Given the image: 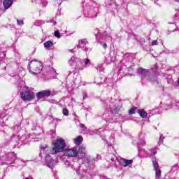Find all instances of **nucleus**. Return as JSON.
<instances>
[{"mask_svg": "<svg viewBox=\"0 0 179 179\" xmlns=\"http://www.w3.org/2000/svg\"><path fill=\"white\" fill-rule=\"evenodd\" d=\"M65 140L64 138H57L54 143V148L50 150V153L52 155L58 154L64 151L66 157H76L78 155V148L74 147L73 148H67Z\"/></svg>", "mask_w": 179, "mask_h": 179, "instance_id": "nucleus-1", "label": "nucleus"}, {"mask_svg": "<svg viewBox=\"0 0 179 179\" xmlns=\"http://www.w3.org/2000/svg\"><path fill=\"white\" fill-rule=\"evenodd\" d=\"M43 68L42 62L39 61H31L28 66V69L29 72L34 74L40 73Z\"/></svg>", "mask_w": 179, "mask_h": 179, "instance_id": "nucleus-2", "label": "nucleus"}, {"mask_svg": "<svg viewBox=\"0 0 179 179\" xmlns=\"http://www.w3.org/2000/svg\"><path fill=\"white\" fill-rule=\"evenodd\" d=\"M34 97L35 94L30 89H27L26 92H21L20 93V98L22 100H24V101H31V100H34Z\"/></svg>", "mask_w": 179, "mask_h": 179, "instance_id": "nucleus-3", "label": "nucleus"}, {"mask_svg": "<svg viewBox=\"0 0 179 179\" xmlns=\"http://www.w3.org/2000/svg\"><path fill=\"white\" fill-rule=\"evenodd\" d=\"M51 96V90H43L36 94L38 99H43V97H50Z\"/></svg>", "mask_w": 179, "mask_h": 179, "instance_id": "nucleus-4", "label": "nucleus"}, {"mask_svg": "<svg viewBox=\"0 0 179 179\" xmlns=\"http://www.w3.org/2000/svg\"><path fill=\"white\" fill-rule=\"evenodd\" d=\"M118 162L122 166H129V165H131L133 164L132 159H124V158H120L118 159Z\"/></svg>", "mask_w": 179, "mask_h": 179, "instance_id": "nucleus-5", "label": "nucleus"}, {"mask_svg": "<svg viewBox=\"0 0 179 179\" xmlns=\"http://www.w3.org/2000/svg\"><path fill=\"white\" fill-rule=\"evenodd\" d=\"M153 167L155 168V171L156 172V176L157 178H160L162 176V171L159 166L158 162L157 161H152Z\"/></svg>", "mask_w": 179, "mask_h": 179, "instance_id": "nucleus-6", "label": "nucleus"}, {"mask_svg": "<svg viewBox=\"0 0 179 179\" xmlns=\"http://www.w3.org/2000/svg\"><path fill=\"white\" fill-rule=\"evenodd\" d=\"M138 73L141 75V78L144 79L147 78L148 75H149V71L145 69L144 68H138Z\"/></svg>", "mask_w": 179, "mask_h": 179, "instance_id": "nucleus-7", "label": "nucleus"}, {"mask_svg": "<svg viewBox=\"0 0 179 179\" xmlns=\"http://www.w3.org/2000/svg\"><path fill=\"white\" fill-rule=\"evenodd\" d=\"M55 164V161L50 158V156L46 157V165L48 168L52 169L54 168Z\"/></svg>", "mask_w": 179, "mask_h": 179, "instance_id": "nucleus-8", "label": "nucleus"}, {"mask_svg": "<svg viewBox=\"0 0 179 179\" xmlns=\"http://www.w3.org/2000/svg\"><path fill=\"white\" fill-rule=\"evenodd\" d=\"M12 4H13V0H4L3 1V6L6 10H8V8H10Z\"/></svg>", "mask_w": 179, "mask_h": 179, "instance_id": "nucleus-9", "label": "nucleus"}, {"mask_svg": "<svg viewBox=\"0 0 179 179\" xmlns=\"http://www.w3.org/2000/svg\"><path fill=\"white\" fill-rule=\"evenodd\" d=\"M78 153L80 154L81 158H84L87 155V151L85 147H80L78 149Z\"/></svg>", "mask_w": 179, "mask_h": 179, "instance_id": "nucleus-10", "label": "nucleus"}, {"mask_svg": "<svg viewBox=\"0 0 179 179\" xmlns=\"http://www.w3.org/2000/svg\"><path fill=\"white\" fill-rule=\"evenodd\" d=\"M87 43H88L87 38H82L79 41V43L78 45V48H83L86 45V44H87Z\"/></svg>", "mask_w": 179, "mask_h": 179, "instance_id": "nucleus-11", "label": "nucleus"}, {"mask_svg": "<svg viewBox=\"0 0 179 179\" xmlns=\"http://www.w3.org/2000/svg\"><path fill=\"white\" fill-rule=\"evenodd\" d=\"M83 138L81 136H78L76 138L74 139L75 144L80 145L81 144Z\"/></svg>", "mask_w": 179, "mask_h": 179, "instance_id": "nucleus-12", "label": "nucleus"}, {"mask_svg": "<svg viewBox=\"0 0 179 179\" xmlns=\"http://www.w3.org/2000/svg\"><path fill=\"white\" fill-rule=\"evenodd\" d=\"M52 45L53 43L51 40H48L44 43V47H45V48H49L50 47H52Z\"/></svg>", "mask_w": 179, "mask_h": 179, "instance_id": "nucleus-13", "label": "nucleus"}, {"mask_svg": "<svg viewBox=\"0 0 179 179\" xmlns=\"http://www.w3.org/2000/svg\"><path fill=\"white\" fill-rule=\"evenodd\" d=\"M138 113L141 117H146L148 115V113L145 110H141V109H138Z\"/></svg>", "mask_w": 179, "mask_h": 179, "instance_id": "nucleus-14", "label": "nucleus"}, {"mask_svg": "<svg viewBox=\"0 0 179 179\" xmlns=\"http://www.w3.org/2000/svg\"><path fill=\"white\" fill-rule=\"evenodd\" d=\"M8 157H11V161H15L17 158V155L15 154V152H10L8 154Z\"/></svg>", "mask_w": 179, "mask_h": 179, "instance_id": "nucleus-15", "label": "nucleus"}, {"mask_svg": "<svg viewBox=\"0 0 179 179\" xmlns=\"http://www.w3.org/2000/svg\"><path fill=\"white\" fill-rule=\"evenodd\" d=\"M62 113H63V115H64L65 116H68L69 113V110L66 108H63Z\"/></svg>", "mask_w": 179, "mask_h": 179, "instance_id": "nucleus-16", "label": "nucleus"}, {"mask_svg": "<svg viewBox=\"0 0 179 179\" xmlns=\"http://www.w3.org/2000/svg\"><path fill=\"white\" fill-rule=\"evenodd\" d=\"M76 61L75 57H71L70 60L69 61L70 65H73L74 62Z\"/></svg>", "mask_w": 179, "mask_h": 179, "instance_id": "nucleus-17", "label": "nucleus"}, {"mask_svg": "<svg viewBox=\"0 0 179 179\" xmlns=\"http://www.w3.org/2000/svg\"><path fill=\"white\" fill-rule=\"evenodd\" d=\"M137 108H131V109L129 110V115H132L133 113H135Z\"/></svg>", "mask_w": 179, "mask_h": 179, "instance_id": "nucleus-18", "label": "nucleus"}, {"mask_svg": "<svg viewBox=\"0 0 179 179\" xmlns=\"http://www.w3.org/2000/svg\"><path fill=\"white\" fill-rule=\"evenodd\" d=\"M17 24H19V26H23L24 24L23 20H17Z\"/></svg>", "mask_w": 179, "mask_h": 179, "instance_id": "nucleus-19", "label": "nucleus"}, {"mask_svg": "<svg viewBox=\"0 0 179 179\" xmlns=\"http://www.w3.org/2000/svg\"><path fill=\"white\" fill-rule=\"evenodd\" d=\"M150 80L151 82H154V83L157 82V83H158L157 79V78L155 76H152V78H150Z\"/></svg>", "mask_w": 179, "mask_h": 179, "instance_id": "nucleus-20", "label": "nucleus"}, {"mask_svg": "<svg viewBox=\"0 0 179 179\" xmlns=\"http://www.w3.org/2000/svg\"><path fill=\"white\" fill-rule=\"evenodd\" d=\"M55 36L56 37H61L60 32L58 31H55Z\"/></svg>", "mask_w": 179, "mask_h": 179, "instance_id": "nucleus-21", "label": "nucleus"}, {"mask_svg": "<svg viewBox=\"0 0 179 179\" xmlns=\"http://www.w3.org/2000/svg\"><path fill=\"white\" fill-rule=\"evenodd\" d=\"M162 137H163V134H162V136H160V137H159V144L160 145V144H162V143H163V138H162Z\"/></svg>", "mask_w": 179, "mask_h": 179, "instance_id": "nucleus-22", "label": "nucleus"}, {"mask_svg": "<svg viewBox=\"0 0 179 179\" xmlns=\"http://www.w3.org/2000/svg\"><path fill=\"white\" fill-rule=\"evenodd\" d=\"M157 40H153V41L152 42V45H157Z\"/></svg>", "mask_w": 179, "mask_h": 179, "instance_id": "nucleus-23", "label": "nucleus"}, {"mask_svg": "<svg viewBox=\"0 0 179 179\" xmlns=\"http://www.w3.org/2000/svg\"><path fill=\"white\" fill-rule=\"evenodd\" d=\"M80 127L84 128L85 131L87 130V127H86L85 124H83V123L80 124Z\"/></svg>", "mask_w": 179, "mask_h": 179, "instance_id": "nucleus-24", "label": "nucleus"}, {"mask_svg": "<svg viewBox=\"0 0 179 179\" xmlns=\"http://www.w3.org/2000/svg\"><path fill=\"white\" fill-rule=\"evenodd\" d=\"M89 62H90V59H86V61L85 62V65H87V64H89Z\"/></svg>", "mask_w": 179, "mask_h": 179, "instance_id": "nucleus-25", "label": "nucleus"}, {"mask_svg": "<svg viewBox=\"0 0 179 179\" xmlns=\"http://www.w3.org/2000/svg\"><path fill=\"white\" fill-rule=\"evenodd\" d=\"M103 48H107L108 45L106 43H104V44L103 45Z\"/></svg>", "mask_w": 179, "mask_h": 179, "instance_id": "nucleus-26", "label": "nucleus"}, {"mask_svg": "<svg viewBox=\"0 0 179 179\" xmlns=\"http://www.w3.org/2000/svg\"><path fill=\"white\" fill-rule=\"evenodd\" d=\"M119 109H120V108H116V109H114V112H118V110H119Z\"/></svg>", "mask_w": 179, "mask_h": 179, "instance_id": "nucleus-27", "label": "nucleus"}, {"mask_svg": "<svg viewBox=\"0 0 179 179\" xmlns=\"http://www.w3.org/2000/svg\"><path fill=\"white\" fill-rule=\"evenodd\" d=\"M43 150H48V147H44L42 148Z\"/></svg>", "mask_w": 179, "mask_h": 179, "instance_id": "nucleus-28", "label": "nucleus"}, {"mask_svg": "<svg viewBox=\"0 0 179 179\" xmlns=\"http://www.w3.org/2000/svg\"><path fill=\"white\" fill-rule=\"evenodd\" d=\"M101 179H108V178H106V176H103V178H101Z\"/></svg>", "mask_w": 179, "mask_h": 179, "instance_id": "nucleus-29", "label": "nucleus"}, {"mask_svg": "<svg viewBox=\"0 0 179 179\" xmlns=\"http://www.w3.org/2000/svg\"><path fill=\"white\" fill-rule=\"evenodd\" d=\"M156 154H157V151H155L154 155H156Z\"/></svg>", "mask_w": 179, "mask_h": 179, "instance_id": "nucleus-30", "label": "nucleus"}, {"mask_svg": "<svg viewBox=\"0 0 179 179\" xmlns=\"http://www.w3.org/2000/svg\"><path fill=\"white\" fill-rule=\"evenodd\" d=\"M26 179H30V178H26Z\"/></svg>", "mask_w": 179, "mask_h": 179, "instance_id": "nucleus-31", "label": "nucleus"}, {"mask_svg": "<svg viewBox=\"0 0 179 179\" xmlns=\"http://www.w3.org/2000/svg\"><path fill=\"white\" fill-rule=\"evenodd\" d=\"M176 1H179V0H176Z\"/></svg>", "mask_w": 179, "mask_h": 179, "instance_id": "nucleus-32", "label": "nucleus"}, {"mask_svg": "<svg viewBox=\"0 0 179 179\" xmlns=\"http://www.w3.org/2000/svg\"><path fill=\"white\" fill-rule=\"evenodd\" d=\"M85 97H87V95H85Z\"/></svg>", "mask_w": 179, "mask_h": 179, "instance_id": "nucleus-33", "label": "nucleus"}, {"mask_svg": "<svg viewBox=\"0 0 179 179\" xmlns=\"http://www.w3.org/2000/svg\"><path fill=\"white\" fill-rule=\"evenodd\" d=\"M99 158H101V156H99Z\"/></svg>", "mask_w": 179, "mask_h": 179, "instance_id": "nucleus-34", "label": "nucleus"}, {"mask_svg": "<svg viewBox=\"0 0 179 179\" xmlns=\"http://www.w3.org/2000/svg\"><path fill=\"white\" fill-rule=\"evenodd\" d=\"M178 83H179V80H178Z\"/></svg>", "mask_w": 179, "mask_h": 179, "instance_id": "nucleus-35", "label": "nucleus"}]
</instances>
